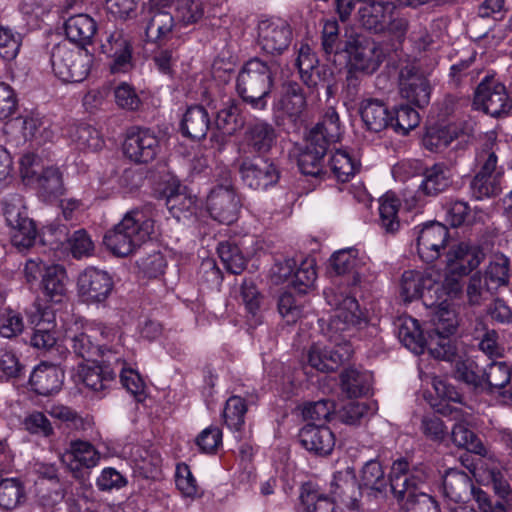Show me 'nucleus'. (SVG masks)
<instances>
[{
	"label": "nucleus",
	"mask_w": 512,
	"mask_h": 512,
	"mask_svg": "<svg viewBox=\"0 0 512 512\" xmlns=\"http://www.w3.org/2000/svg\"><path fill=\"white\" fill-rule=\"evenodd\" d=\"M436 334L429 341V352L437 359L454 364L456 379L475 388L483 386L482 377L476 373V365L462 347L450 339L458 327V317L454 309L440 307L434 315Z\"/></svg>",
	"instance_id": "nucleus-1"
},
{
	"label": "nucleus",
	"mask_w": 512,
	"mask_h": 512,
	"mask_svg": "<svg viewBox=\"0 0 512 512\" xmlns=\"http://www.w3.org/2000/svg\"><path fill=\"white\" fill-rule=\"evenodd\" d=\"M428 479L425 466L410 468L407 460L393 462L390 471V489L399 502H405L415 512H440L436 500L421 489Z\"/></svg>",
	"instance_id": "nucleus-2"
},
{
	"label": "nucleus",
	"mask_w": 512,
	"mask_h": 512,
	"mask_svg": "<svg viewBox=\"0 0 512 512\" xmlns=\"http://www.w3.org/2000/svg\"><path fill=\"white\" fill-rule=\"evenodd\" d=\"M461 291L457 281L445 279L444 284L437 282L429 273L409 270L401 278L400 295L406 302L422 298L425 306L435 311L441 302L450 304L449 299Z\"/></svg>",
	"instance_id": "nucleus-3"
},
{
	"label": "nucleus",
	"mask_w": 512,
	"mask_h": 512,
	"mask_svg": "<svg viewBox=\"0 0 512 512\" xmlns=\"http://www.w3.org/2000/svg\"><path fill=\"white\" fill-rule=\"evenodd\" d=\"M154 233V221L138 209L127 212L104 237L106 247L117 256H128Z\"/></svg>",
	"instance_id": "nucleus-4"
},
{
	"label": "nucleus",
	"mask_w": 512,
	"mask_h": 512,
	"mask_svg": "<svg viewBox=\"0 0 512 512\" xmlns=\"http://www.w3.org/2000/svg\"><path fill=\"white\" fill-rule=\"evenodd\" d=\"M273 85L272 66L259 58H252L239 71L236 90L246 104L253 109L264 110Z\"/></svg>",
	"instance_id": "nucleus-5"
},
{
	"label": "nucleus",
	"mask_w": 512,
	"mask_h": 512,
	"mask_svg": "<svg viewBox=\"0 0 512 512\" xmlns=\"http://www.w3.org/2000/svg\"><path fill=\"white\" fill-rule=\"evenodd\" d=\"M495 131L486 133L487 145L476 154L480 169L473 178L470 188L477 200L498 195L501 192L503 169L497 166V156L491 145L496 141Z\"/></svg>",
	"instance_id": "nucleus-6"
},
{
	"label": "nucleus",
	"mask_w": 512,
	"mask_h": 512,
	"mask_svg": "<svg viewBox=\"0 0 512 512\" xmlns=\"http://www.w3.org/2000/svg\"><path fill=\"white\" fill-rule=\"evenodd\" d=\"M55 75L64 82H81L89 74L91 56L81 47L62 41L50 53Z\"/></svg>",
	"instance_id": "nucleus-7"
},
{
	"label": "nucleus",
	"mask_w": 512,
	"mask_h": 512,
	"mask_svg": "<svg viewBox=\"0 0 512 512\" xmlns=\"http://www.w3.org/2000/svg\"><path fill=\"white\" fill-rule=\"evenodd\" d=\"M298 156L302 174L317 177L323 173V157L332 144L340 140L338 130H304Z\"/></svg>",
	"instance_id": "nucleus-8"
},
{
	"label": "nucleus",
	"mask_w": 512,
	"mask_h": 512,
	"mask_svg": "<svg viewBox=\"0 0 512 512\" xmlns=\"http://www.w3.org/2000/svg\"><path fill=\"white\" fill-rule=\"evenodd\" d=\"M326 302L333 312L328 322L332 335L350 331L363 321V314L355 297L347 294L341 288L324 290Z\"/></svg>",
	"instance_id": "nucleus-9"
},
{
	"label": "nucleus",
	"mask_w": 512,
	"mask_h": 512,
	"mask_svg": "<svg viewBox=\"0 0 512 512\" xmlns=\"http://www.w3.org/2000/svg\"><path fill=\"white\" fill-rule=\"evenodd\" d=\"M473 105L491 117L503 118L512 108V99L502 82L493 75H487L475 90Z\"/></svg>",
	"instance_id": "nucleus-10"
},
{
	"label": "nucleus",
	"mask_w": 512,
	"mask_h": 512,
	"mask_svg": "<svg viewBox=\"0 0 512 512\" xmlns=\"http://www.w3.org/2000/svg\"><path fill=\"white\" fill-rule=\"evenodd\" d=\"M343 52L347 54L352 69L371 74L383 61V53L378 44L359 34H351L344 40Z\"/></svg>",
	"instance_id": "nucleus-11"
},
{
	"label": "nucleus",
	"mask_w": 512,
	"mask_h": 512,
	"mask_svg": "<svg viewBox=\"0 0 512 512\" xmlns=\"http://www.w3.org/2000/svg\"><path fill=\"white\" fill-rule=\"evenodd\" d=\"M114 289L112 276L94 267H88L77 278V294L81 302L87 305L104 303Z\"/></svg>",
	"instance_id": "nucleus-12"
},
{
	"label": "nucleus",
	"mask_w": 512,
	"mask_h": 512,
	"mask_svg": "<svg viewBox=\"0 0 512 512\" xmlns=\"http://www.w3.org/2000/svg\"><path fill=\"white\" fill-rule=\"evenodd\" d=\"M306 107L302 86L296 81H286L282 94L274 105V120L277 126H297Z\"/></svg>",
	"instance_id": "nucleus-13"
},
{
	"label": "nucleus",
	"mask_w": 512,
	"mask_h": 512,
	"mask_svg": "<svg viewBox=\"0 0 512 512\" xmlns=\"http://www.w3.org/2000/svg\"><path fill=\"white\" fill-rule=\"evenodd\" d=\"M329 337L330 344L317 342L308 352L309 365L320 372L334 371L352 354L351 345L346 340H339L332 334Z\"/></svg>",
	"instance_id": "nucleus-14"
},
{
	"label": "nucleus",
	"mask_w": 512,
	"mask_h": 512,
	"mask_svg": "<svg viewBox=\"0 0 512 512\" xmlns=\"http://www.w3.org/2000/svg\"><path fill=\"white\" fill-rule=\"evenodd\" d=\"M206 207L210 216L223 224H232L238 218L241 200L228 178L214 187L207 196Z\"/></svg>",
	"instance_id": "nucleus-15"
},
{
	"label": "nucleus",
	"mask_w": 512,
	"mask_h": 512,
	"mask_svg": "<svg viewBox=\"0 0 512 512\" xmlns=\"http://www.w3.org/2000/svg\"><path fill=\"white\" fill-rule=\"evenodd\" d=\"M399 93L409 103L423 108L429 104L431 86L428 78L415 64H407L399 71Z\"/></svg>",
	"instance_id": "nucleus-16"
},
{
	"label": "nucleus",
	"mask_w": 512,
	"mask_h": 512,
	"mask_svg": "<svg viewBox=\"0 0 512 512\" xmlns=\"http://www.w3.org/2000/svg\"><path fill=\"white\" fill-rule=\"evenodd\" d=\"M485 254L482 248L471 242H460L453 245L446 255L447 270L452 274L448 277L451 281H459L455 278L468 275L483 261Z\"/></svg>",
	"instance_id": "nucleus-17"
},
{
	"label": "nucleus",
	"mask_w": 512,
	"mask_h": 512,
	"mask_svg": "<svg viewBox=\"0 0 512 512\" xmlns=\"http://www.w3.org/2000/svg\"><path fill=\"white\" fill-rule=\"evenodd\" d=\"M116 369L114 368V359L107 356L102 364H80L78 367L77 378L93 396L102 398L111 383L115 380Z\"/></svg>",
	"instance_id": "nucleus-18"
},
{
	"label": "nucleus",
	"mask_w": 512,
	"mask_h": 512,
	"mask_svg": "<svg viewBox=\"0 0 512 512\" xmlns=\"http://www.w3.org/2000/svg\"><path fill=\"white\" fill-rule=\"evenodd\" d=\"M292 40L290 25L282 19L262 20L258 24V44L269 54H281Z\"/></svg>",
	"instance_id": "nucleus-19"
},
{
	"label": "nucleus",
	"mask_w": 512,
	"mask_h": 512,
	"mask_svg": "<svg viewBox=\"0 0 512 512\" xmlns=\"http://www.w3.org/2000/svg\"><path fill=\"white\" fill-rule=\"evenodd\" d=\"M163 196L167 209L176 220H190L197 215V197L179 181L171 180L165 187Z\"/></svg>",
	"instance_id": "nucleus-20"
},
{
	"label": "nucleus",
	"mask_w": 512,
	"mask_h": 512,
	"mask_svg": "<svg viewBox=\"0 0 512 512\" xmlns=\"http://www.w3.org/2000/svg\"><path fill=\"white\" fill-rule=\"evenodd\" d=\"M449 238V231L441 223L423 225L417 232V253L425 262H433L441 255Z\"/></svg>",
	"instance_id": "nucleus-21"
},
{
	"label": "nucleus",
	"mask_w": 512,
	"mask_h": 512,
	"mask_svg": "<svg viewBox=\"0 0 512 512\" xmlns=\"http://www.w3.org/2000/svg\"><path fill=\"white\" fill-rule=\"evenodd\" d=\"M331 268L338 275H350L351 284L357 285L365 280L369 271V259L355 248H346L335 252L330 258Z\"/></svg>",
	"instance_id": "nucleus-22"
},
{
	"label": "nucleus",
	"mask_w": 512,
	"mask_h": 512,
	"mask_svg": "<svg viewBox=\"0 0 512 512\" xmlns=\"http://www.w3.org/2000/svg\"><path fill=\"white\" fill-rule=\"evenodd\" d=\"M442 306H445L449 309H453L450 304L441 302L439 306H437L436 310L432 311L430 321L433 328L427 340L424 338L420 325L415 318H412L410 316H402L397 319V321L395 322V326L397 328L398 338L407 349H409L415 354L422 353L425 347L429 349V341L431 337H433L436 334L433 318L437 310Z\"/></svg>",
	"instance_id": "nucleus-23"
},
{
	"label": "nucleus",
	"mask_w": 512,
	"mask_h": 512,
	"mask_svg": "<svg viewBox=\"0 0 512 512\" xmlns=\"http://www.w3.org/2000/svg\"><path fill=\"white\" fill-rule=\"evenodd\" d=\"M101 50L113 61L110 64L112 73L127 72L132 68V45L130 37L122 30L115 29L101 44Z\"/></svg>",
	"instance_id": "nucleus-24"
},
{
	"label": "nucleus",
	"mask_w": 512,
	"mask_h": 512,
	"mask_svg": "<svg viewBox=\"0 0 512 512\" xmlns=\"http://www.w3.org/2000/svg\"><path fill=\"white\" fill-rule=\"evenodd\" d=\"M239 172L243 182L254 190H265L279 179L276 167L263 158L244 160Z\"/></svg>",
	"instance_id": "nucleus-25"
},
{
	"label": "nucleus",
	"mask_w": 512,
	"mask_h": 512,
	"mask_svg": "<svg viewBox=\"0 0 512 512\" xmlns=\"http://www.w3.org/2000/svg\"><path fill=\"white\" fill-rule=\"evenodd\" d=\"M158 140L151 130H131L123 142L124 154L134 162L147 163L154 159Z\"/></svg>",
	"instance_id": "nucleus-26"
},
{
	"label": "nucleus",
	"mask_w": 512,
	"mask_h": 512,
	"mask_svg": "<svg viewBox=\"0 0 512 512\" xmlns=\"http://www.w3.org/2000/svg\"><path fill=\"white\" fill-rule=\"evenodd\" d=\"M87 320L75 319L72 323L67 324L64 331V337L71 342L73 352L85 360H91L94 356L103 353L104 345H96L92 341L93 335L86 330Z\"/></svg>",
	"instance_id": "nucleus-27"
},
{
	"label": "nucleus",
	"mask_w": 512,
	"mask_h": 512,
	"mask_svg": "<svg viewBox=\"0 0 512 512\" xmlns=\"http://www.w3.org/2000/svg\"><path fill=\"white\" fill-rule=\"evenodd\" d=\"M61 463L71 472L77 473L82 468H93L98 465L100 454L95 447L83 440L71 441L68 448L59 456Z\"/></svg>",
	"instance_id": "nucleus-28"
},
{
	"label": "nucleus",
	"mask_w": 512,
	"mask_h": 512,
	"mask_svg": "<svg viewBox=\"0 0 512 512\" xmlns=\"http://www.w3.org/2000/svg\"><path fill=\"white\" fill-rule=\"evenodd\" d=\"M483 385H487L493 394L503 401L512 400V364L505 361H493L484 370Z\"/></svg>",
	"instance_id": "nucleus-29"
},
{
	"label": "nucleus",
	"mask_w": 512,
	"mask_h": 512,
	"mask_svg": "<svg viewBox=\"0 0 512 512\" xmlns=\"http://www.w3.org/2000/svg\"><path fill=\"white\" fill-rule=\"evenodd\" d=\"M331 495L334 501L343 504L348 509H355L361 495L356 484L354 470L347 467L345 470L334 474L331 482Z\"/></svg>",
	"instance_id": "nucleus-30"
},
{
	"label": "nucleus",
	"mask_w": 512,
	"mask_h": 512,
	"mask_svg": "<svg viewBox=\"0 0 512 512\" xmlns=\"http://www.w3.org/2000/svg\"><path fill=\"white\" fill-rule=\"evenodd\" d=\"M395 8V4L388 0L368 3L359 9L360 23L363 28L375 34L385 33L387 21Z\"/></svg>",
	"instance_id": "nucleus-31"
},
{
	"label": "nucleus",
	"mask_w": 512,
	"mask_h": 512,
	"mask_svg": "<svg viewBox=\"0 0 512 512\" xmlns=\"http://www.w3.org/2000/svg\"><path fill=\"white\" fill-rule=\"evenodd\" d=\"M299 441L308 451L328 455L335 445V437L329 427L307 424L299 432Z\"/></svg>",
	"instance_id": "nucleus-32"
},
{
	"label": "nucleus",
	"mask_w": 512,
	"mask_h": 512,
	"mask_svg": "<svg viewBox=\"0 0 512 512\" xmlns=\"http://www.w3.org/2000/svg\"><path fill=\"white\" fill-rule=\"evenodd\" d=\"M63 382L62 372L54 365L42 363L30 375V384L40 395H51L61 388Z\"/></svg>",
	"instance_id": "nucleus-33"
},
{
	"label": "nucleus",
	"mask_w": 512,
	"mask_h": 512,
	"mask_svg": "<svg viewBox=\"0 0 512 512\" xmlns=\"http://www.w3.org/2000/svg\"><path fill=\"white\" fill-rule=\"evenodd\" d=\"M451 183L450 171L443 164H434L423 172V179L418 186V195L434 197L445 191Z\"/></svg>",
	"instance_id": "nucleus-34"
},
{
	"label": "nucleus",
	"mask_w": 512,
	"mask_h": 512,
	"mask_svg": "<svg viewBox=\"0 0 512 512\" xmlns=\"http://www.w3.org/2000/svg\"><path fill=\"white\" fill-rule=\"evenodd\" d=\"M68 276L65 268L59 264L45 267L42 275V289L51 301L60 302L66 295Z\"/></svg>",
	"instance_id": "nucleus-35"
},
{
	"label": "nucleus",
	"mask_w": 512,
	"mask_h": 512,
	"mask_svg": "<svg viewBox=\"0 0 512 512\" xmlns=\"http://www.w3.org/2000/svg\"><path fill=\"white\" fill-rule=\"evenodd\" d=\"M96 22L87 14L69 17L64 24V31L70 43L86 44L96 33Z\"/></svg>",
	"instance_id": "nucleus-36"
},
{
	"label": "nucleus",
	"mask_w": 512,
	"mask_h": 512,
	"mask_svg": "<svg viewBox=\"0 0 512 512\" xmlns=\"http://www.w3.org/2000/svg\"><path fill=\"white\" fill-rule=\"evenodd\" d=\"M474 475L480 478V481L491 484L495 493L505 499L510 493V485L503 478L498 465L490 459H480L474 467Z\"/></svg>",
	"instance_id": "nucleus-37"
},
{
	"label": "nucleus",
	"mask_w": 512,
	"mask_h": 512,
	"mask_svg": "<svg viewBox=\"0 0 512 512\" xmlns=\"http://www.w3.org/2000/svg\"><path fill=\"white\" fill-rule=\"evenodd\" d=\"M373 376L369 371L348 368L341 373V390L348 398L366 395L372 386Z\"/></svg>",
	"instance_id": "nucleus-38"
},
{
	"label": "nucleus",
	"mask_w": 512,
	"mask_h": 512,
	"mask_svg": "<svg viewBox=\"0 0 512 512\" xmlns=\"http://www.w3.org/2000/svg\"><path fill=\"white\" fill-rule=\"evenodd\" d=\"M333 176L340 182H348L360 168V162L347 149H337L329 160Z\"/></svg>",
	"instance_id": "nucleus-39"
},
{
	"label": "nucleus",
	"mask_w": 512,
	"mask_h": 512,
	"mask_svg": "<svg viewBox=\"0 0 512 512\" xmlns=\"http://www.w3.org/2000/svg\"><path fill=\"white\" fill-rule=\"evenodd\" d=\"M472 487L468 475L457 469H449L443 477L444 495L454 502L464 501Z\"/></svg>",
	"instance_id": "nucleus-40"
},
{
	"label": "nucleus",
	"mask_w": 512,
	"mask_h": 512,
	"mask_svg": "<svg viewBox=\"0 0 512 512\" xmlns=\"http://www.w3.org/2000/svg\"><path fill=\"white\" fill-rule=\"evenodd\" d=\"M24 483L16 477L5 478L0 481V508L11 511L26 501Z\"/></svg>",
	"instance_id": "nucleus-41"
},
{
	"label": "nucleus",
	"mask_w": 512,
	"mask_h": 512,
	"mask_svg": "<svg viewBox=\"0 0 512 512\" xmlns=\"http://www.w3.org/2000/svg\"><path fill=\"white\" fill-rule=\"evenodd\" d=\"M86 330L90 331V333L93 335V338H96L97 335L100 336V339L96 345L106 344V347H103V353H100V355L105 356L106 354H120L122 347L121 335L115 327L95 321H88Z\"/></svg>",
	"instance_id": "nucleus-42"
},
{
	"label": "nucleus",
	"mask_w": 512,
	"mask_h": 512,
	"mask_svg": "<svg viewBox=\"0 0 512 512\" xmlns=\"http://www.w3.org/2000/svg\"><path fill=\"white\" fill-rule=\"evenodd\" d=\"M360 115L367 128H390L391 111L382 101L370 99L363 102Z\"/></svg>",
	"instance_id": "nucleus-43"
},
{
	"label": "nucleus",
	"mask_w": 512,
	"mask_h": 512,
	"mask_svg": "<svg viewBox=\"0 0 512 512\" xmlns=\"http://www.w3.org/2000/svg\"><path fill=\"white\" fill-rule=\"evenodd\" d=\"M150 19L146 27V36L151 40H164L173 31L174 17L165 9H150Z\"/></svg>",
	"instance_id": "nucleus-44"
},
{
	"label": "nucleus",
	"mask_w": 512,
	"mask_h": 512,
	"mask_svg": "<svg viewBox=\"0 0 512 512\" xmlns=\"http://www.w3.org/2000/svg\"><path fill=\"white\" fill-rule=\"evenodd\" d=\"M377 409L375 401H350L339 410L338 416L347 425H358L362 420L374 415Z\"/></svg>",
	"instance_id": "nucleus-45"
},
{
	"label": "nucleus",
	"mask_w": 512,
	"mask_h": 512,
	"mask_svg": "<svg viewBox=\"0 0 512 512\" xmlns=\"http://www.w3.org/2000/svg\"><path fill=\"white\" fill-rule=\"evenodd\" d=\"M387 480L384 470L378 461H368L361 470L359 488H366L376 493L386 490Z\"/></svg>",
	"instance_id": "nucleus-46"
},
{
	"label": "nucleus",
	"mask_w": 512,
	"mask_h": 512,
	"mask_svg": "<svg viewBox=\"0 0 512 512\" xmlns=\"http://www.w3.org/2000/svg\"><path fill=\"white\" fill-rule=\"evenodd\" d=\"M247 404L240 396H231L227 399L223 410V419L226 426L239 432L245 423Z\"/></svg>",
	"instance_id": "nucleus-47"
},
{
	"label": "nucleus",
	"mask_w": 512,
	"mask_h": 512,
	"mask_svg": "<svg viewBox=\"0 0 512 512\" xmlns=\"http://www.w3.org/2000/svg\"><path fill=\"white\" fill-rule=\"evenodd\" d=\"M44 313L31 315L30 322L35 325V331L31 337V345L38 349H49L54 346L56 339L54 334L50 331L53 324L48 320L43 319Z\"/></svg>",
	"instance_id": "nucleus-48"
},
{
	"label": "nucleus",
	"mask_w": 512,
	"mask_h": 512,
	"mask_svg": "<svg viewBox=\"0 0 512 512\" xmlns=\"http://www.w3.org/2000/svg\"><path fill=\"white\" fill-rule=\"evenodd\" d=\"M296 65L304 84L308 88H315L318 82L314 77V71L317 68L318 59L308 45H302L300 47Z\"/></svg>",
	"instance_id": "nucleus-49"
},
{
	"label": "nucleus",
	"mask_w": 512,
	"mask_h": 512,
	"mask_svg": "<svg viewBox=\"0 0 512 512\" xmlns=\"http://www.w3.org/2000/svg\"><path fill=\"white\" fill-rule=\"evenodd\" d=\"M35 182L40 193L47 198L56 197L63 193L62 175L59 169L54 166L44 168Z\"/></svg>",
	"instance_id": "nucleus-50"
},
{
	"label": "nucleus",
	"mask_w": 512,
	"mask_h": 512,
	"mask_svg": "<svg viewBox=\"0 0 512 512\" xmlns=\"http://www.w3.org/2000/svg\"><path fill=\"white\" fill-rule=\"evenodd\" d=\"M399 206V200L393 193H386L379 200L380 224L387 232H394L399 228Z\"/></svg>",
	"instance_id": "nucleus-51"
},
{
	"label": "nucleus",
	"mask_w": 512,
	"mask_h": 512,
	"mask_svg": "<svg viewBox=\"0 0 512 512\" xmlns=\"http://www.w3.org/2000/svg\"><path fill=\"white\" fill-rule=\"evenodd\" d=\"M317 278L314 259L307 258L301 261L294 270L290 285L299 293H306L313 287Z\"/></svg>",
	"instance_id": "nucleus-52"
},
{
	"label": "nucleus",
	"mask_w": 512,
	"mask_h": 512,
	"mask_svg": "<svg viewBox=\"0 0 512 512\" xmlns=\"http://www.w3.org/2000/svg\"><path fill=\"white\" fill-rule=\"evenodd\" d=\"M114 368L116 374L119 373L120 381L127 391L135 396L144 393L145 383L136 370L127 367L120 357H114Z\"/></svg>",
	"instance_id": "nucleus-53"
},
{
	"label": "nucleus",
	"mask_w": 512,
	"mask_h": 512,
	"mask_svg": "<svg viewBox=\"0 0 512 512\" xmlns=\"http://www.w3.org/2000/svg\"><path fill=\"white\" fill-rule=\"evenodd\" d=\"M218 254L225 269L232 274H240L246 267V258L237 245L229 242L220 243Z\"/></svg>",
	"instance_id": "nucleus-54"
},
{
	"label": "nucleus",
	"mask_w": 512,
	"mask_h": 512,
	"mask_svg": "<svg viewBox=\"0 0 512 512\" xmlns=\"http://www.w3.org/2000/svg\"><path fill=\"white\" fill-rule=\"evenodd\" d=\"M453 442L458 446L465 448L467 451L481 455L485 448L477 435L470 430L466 424L456 423L451 432Z\"/></svg>",
	"instance_id": "nucleus-55"
},
{
	"label": "nucleus",
	"mask_w": 512,
	"mask_h": 512,
	"mask_svg": "<svg viewBox=\"0 0 512 512\" xmlns=\"http://www.w3.org/2000/svg\"><path fill=\"white\" fill-rule=\"evenodd\" d=\"M10 228L11 243L19 251L27 250L34 245L38 233L31 219L22 220L19 226Z\"/></svg>",
	"instance_id": "nucleus-56"
},
{
	"label": "nucleus",
	"mask_w": 512,
	"mask_h": 512,
	"mask_svg": "<svg viewBox=\"0 0 512 512\" xmlns=\"http://www.w3.org/2000/svg\"><path fill=\"white\" fill-rule=\"evenodd\" d=\"M3 213L9 227L19 226L22 220L30 219L21 195L12 194L3 201Z\"/></svg>",
	"instance_id": "nucleus-57"
},
{
	"label": "nucleus",
	"mask_w": 512,
	"mask_h": 512,
	"mask_svg": "<svg viewBox=\"0 0 512 512\" xmlns=\"http://www.w3.org/2000/svg\"><path fill=\"white\" fill-rule=\"evenodd\" d=\"M485 277L487 285L492 289L508 284L509 260L504 256H496L488 265Z\"/></svg>",
	"instance_id": "nucleus-58"
},
{
	"label": "nucleus",
	"mask_w": 512,
	"mask_h": 512,
	"mask_svg": "<svg viewBox=\"0 0 512 512\" xmlns=\"http://www.w3.org/2000/svg\"><path fill=\"white\" fill-rule=\"evenodd\" d=\"M133 459L137 469L146 477H153L162 463V458L155 449L137 448Z\"/></svg>",
	"instance_id": "nucleus-59"
},
{
	"label": "nucleus",
	"mask_w": 512,
	"mask_h": 512,
	"mask_svg": "<svg viewBox=\"0 0 512 512\" xmlns=\"http://www.w3.org/2000/svg\"><path fill=\"white\" fill-rule=\"evenodd\" d=\"M445 215L446 221L454 227L465 223L472 224L480 219V216H477V212L475 211L472 213L468 204L463 201H454L449 203L445 207Z\"/></svg>",
	"instance_id": "nucleus-60"
},
{
	"label": "nucleus",
	"mask_w": 512,
	"mask_h": 512,
	"mask_svg": "<svg viewBox=\"0 0 512 512\" xmlns=\"http://www.w3.org/2000/svg\"><path fill=\"white\" fill-rule=\"evenodd\" d=\"M278 311L287 324H294L303 315V305L300 299L284 292L279 297Z\"/></svg>",
	"instance_id": "nucleus-61"
},
{
	"label": "nucleus",
	"mask_w": 512,
	"mask_h": 512,
	"mask_svg": "<svg viewBox=\"0 0 512 512\" xmlns=\"http://www.w3.org/2000/svg\"><path fill=\"white\" fill-rule=\"evenodd\" d=\"M322 49L327 55L342 53L344 41L339 40V25L336 20H327L322 30Z\"/></svg>",
	"instance_id": "nucleus-62"
},
{
	"label": "nucleus",
	"mask_w": 512,
	"mask_h": 512,
	"mask_svg": "<svg viewBox=\"0 0 512 512\" xmlns=\"http://www.w3.org/2000/svg\"><path fill=\"white\" fill-rule=\"evenodd\" d=\"M390 128H417L421 117L419 112L409 105H400L391 110Z\"/></svg>",
	"instance_id": "nucleus-63"
},
{
	"label": "nucleus",
	"mask_w": 512,
	"mask_h": 512,
	"mask_svg": "<svg viewBox=\"0 0 512 512\" xmlns=\"http://www.w3.org/2000/svg\"><path fill=\"white\" fill-rule=\"evenodd\" d=\"M44 168L42 159L34 152L23 154L19 160L20 175L26 184L35 182Z\"/></svg>",
	"instance_id": "nucleus-64"
}]
</instances>
